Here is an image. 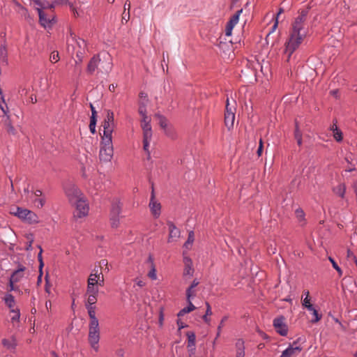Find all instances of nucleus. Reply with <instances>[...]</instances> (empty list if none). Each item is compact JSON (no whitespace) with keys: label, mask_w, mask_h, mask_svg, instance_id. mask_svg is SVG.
Instances as JSON below:
<instances>
[{"label":"nucleus","mask_w":357,"mask_h":357,"mask_svg":"<svg viewBox=\"0 0 357 357\" xmlns=\"http://www.w3.org/2000/svg\"><path fill=\"white\" fill-rule=\"evenodd\" d=\"M139 113L142 115V117H146V109L144 105H141L139 107Z\"/></svg>","instance_id":"4d7b16f0"},{"label":"nucleus","mask_w":357,"mask_h":357,"mask_svg":"<svg viewBox=\"0 0 357 357\" xmlns=\"http://www.w3.org/2000/svg\"><path fill=\"white\" fill-rule=\"evenodd\" d=\"M295 213H296V217L300 220H303L304 218L305 213H304L303 211L301 208L296 209Z\"/></svg>","instance_id":"6e6d98bb"},{"label":"nucleus","mask_w":357,"mask_h":357,"mask_svg":"<svg viewBox=\"0 0 357 357\" xmlns=\"http://www.w3.org/2000/svg\"><path fill=\"white\" fill-rule=\"evenodd\" d=\"M285 318L283 316L276 317L273 320V325L277 331L282 336H286L288 333V326L284 323Z\"/></svg>","instance_id":"9b49d317"},{"label":"nucleus","mask_w":357,"mask_h":357,"mask_svg":"<svg viewBox=\"0 0 357 357\" xmlns=\"http://www.w3.org/2000/svg\"><path fill=\"white\" fill-rule=\"evenodd\" d=\"M228 319V317L227 316H225L222 318L221 321H220V323L219 324V326H218V332H217V335H216V337H215V340L220 336V333H221V330H222V328L224 326V323Z\"/></svg>","instance_id":"58836bf2"},{"label":"nucleus","mask_w":357,"mask_h":357,"mask_svg":"<svg viewBox=\"0 0 357 357\" xmlns=\"http://www.w3.org/2000/svg\"><path fill=\"white\" fill-rule=\"evenodd\" d=\"M97 296L95 295H88V298L86 302L85 303V306H95L94 305L97 302Z\"/></svg>","instance_id":"2f4dec72"},{"label":"nucleus","mask_w":357,"mask_h":357,"mask_svg":"<svg viewBox=\"0 0 357 357\" xmlns=\"http://www.w3.org/2000/svg\"><path fill=\"white\" fill-rule=\"evenodd\" d=\"M151 269L148 273V276L152 280H156V270L155 266H151Z\"/></svg>","instance_id":"3c124183"},{"label":"nucleus","mask_w":357,"mask_h":357,"mask_svg":"<svg viewBox=\"0 0 357 357\" xmlns=\"http://www.w3.org/2000/svg\"><path fill=\"white\" fill-rule=\"evenodd\" d=\"M263 148H264V146H263V141L261 139H259V147H258V149L257 151V153L259 156H260L262 153V151H263Z\"/></svg>","instance_id":"0e129e2a"},{"label":"nucleus","mask_w":357,"mask_h":357,"mask_svg":"<svg viewBox=\"0 0 357 357\" xmlns=\"http://www.w3.org/2000/svg\"><path fill=\"white\" fill-rule=\"evenodd\" d=\"M188 337L187 347L192 348L195 346L196 335L193 331H188L186 333Z\"/></svg>","instance_id":"b1692460"},{"label":"nucleus","mask_w":357,"mask_h":357,"mask_svg":"<svg viewBox=\"0 0 357 357\" xmlns=\"http://www.w3.org/2000/svg\"><path fill=\"white\" fill-rule=\"evenodd\" d=\"M86 294V295H92V296L93 295L98 296V287H96V285L87 284Z\"/></svg>","instance_id":"c85d7f7f"},{"label":"nucleus","mask_w":357,"mask_h":357,"mask_svg":"<svg viewBox=\"0 0 357 357\" xmlns=\"http://www.w3.org/2000/svg\"><path fill=\"white\" fill-rule=\"evenodd\" d=\"M235 120V114H225V126L229 129H231L234 126Z\"/></svg>","instance_id":"412c9836"},{"label":"nucleus","mask_w":357,"mask_h":357,"mask_svg":"<svg viewBox=\"0 0 357 357\" xmlns=\"http://www.w3.org/2000/svg\"><path fill=\"white\" fill-rule=\"evenodd\" d=\"M112 139H102L99 158L101 161L109 162L113 156Z\"/></svg>","instance_id":"423d86ee"},{"label":"nucleus","mask_w":357,"mask_h":357,"mask_svg":"<svg viewBox=\"0 0 357 357\" xmlns=\"http://www.w3.org/2000/svg\"><path fill=\"white\" fill-rule=\"evenodd\" d=\"M152 137V130L143 131V141L150 142Z\"/></svg>","instance_id":"49530a36"},{"label":"nucleus","mask_w":357,"mask_h":357,"mask_svg":"<svg viewBox=\"0 0 357 357\" xmlns=\"http://www.w3.org/2000/svg\"><path fill=\"white\" fill-rule=\"evenodd\" d=\"M188 351L189 352V356L190 357H195V351H196V347H193L192 348L187 347Z\"/></svg>","instance_id":"69168bd1"},{"label":"nucleus","mask_w":357,"mask_h":357,"mask_svg":"<svg viewBox=\"0 0 357 357\" xmlns=\"http://www.w3.org/2000/svg\"><path fill=\"white\" fill-rule=\"evenodd\" d=\"M235 25L236 24H233L232 22H231L229 21L227 23L226 29H225L226 36H229L231 35L232 29Z\"/></svg>","instance_id":"37998d69"},{"label":"nucleus","mask_w":357,"mask_h":357,"mask_svg":"<svg viewBox=\"0 0 357 357\" xmlns=\"http://www.w3.org/2000/svg\"><path fill=\"white\" fill-rule=\"evenodd\" d=\"M236 350H245L244 341L242 339H238L236 342Z\"/></svg>","instance_id":"8fccbe9b"},{"label":"nucleus","mask_w":357,"mask_h":357,"mask_svg":"<svg viewBox=\"0 0 357 357\" xmlns=\"http://www.w3.org/2000/svg\"><path fill=\"white\" fill-rule=\"evenodd\" d=\"M1 100H2V101H3V105L2 104H0V108H1V110H2V112H3V113L4 114V115H5L6 117H7V116H9L8 115V113L9 112V111H8V107L7 105L6 104V102H5V101H4V98H3V96H1Z\"/></svg>","instance_id":"a18cd8bd"},{"label":"nucleus","mask_w":357,"mask_h":357,"mask_svg":"<svg viewBox=\"0 0 357 357\" xmlns=\"http://www.w3.org/2000/svg\"><path fill=\"white\" fill-rule=\"evenodd\" d=\"M60 59L59 52L53 51L50 56V60L52 63H56Z\"/></svg>","instance_id":"ea45409f"},{"label":"nucleus","mask_w":357,"mask_h":357,"mask_svg":"<svg viewBox=\"0 0 357 357\" xmlns=\"http://www.w3.org/2000/svg\"><path fill=\"white\" fill-rule=\"evenodd\" d=\"M63 188L66 195L68 197L70 203L83 197L81 190L72 182L66 183Z\"/></svg>","instance_id":"0eeeda50"},{"label":"nucleus","mask_w":357,"mask_h":357,"mask_svg":"<svg viewBox=\"0 0 357 357\" xmlns=\"http://www.w3.org/2000/svg\"><path fill=\"white\" fill-rule=\"evenodd\" d=\"M16 283L15 282H13V280H9V291H18L19 287L15 286L14 284Z\"/></svg>","instance_id":"680f3d73"},{"label":"nucleus","mask_w":357,"mask_h":357,"mask_svg":"<svg viewBox=\"0 0 357 357\" xmlns=\"http://www.w3.org/2000/svg\"><path fill=\"white\" fill-rule=\"evenodd\" d=\"M155 117L159 121V125L165 130L166 135L173 137V135L167 129V119L166 117L160 114H155Z\"/></svg>","instance_id":"a211bd4d"},{"label":"nucleus","mask_w":357,"mask_h":357,"mask_svg":"<svg viewBox=\"0 0 357 357\" xmlns=\"http://www.w3.org/2000/svg\"><path fill=\"white\" fill-rule=\"evenodd\" d=\"M91 110V117H95L97 118V112L95 109V107H93L92 103H90L89 105Z\"/></svg>","instance_id":"338daca9"},{"label":"nucleus","mask_w":357,"mask_h":357,"mask_svg":"<svg viewBox=\"0 0 357 357\" xmlns=\"http://www.w3.org/2000/svg\"><path fill=\"white\" fill-rule=\"evenodd\" d=\"M304 294L305 295V297L303 300V305L304 307L307 308L308 310H313V305L310 302V293L308 291H305Z\"/></svg>","instance_id":"cd10ccee"},{"label":"nucleus","mask_w":357,"mask_h":357,"mask_svg":"<svg viewBox=\"0 0 357 357\" xmlns=\"http://www.w3.org/2000/svg\"><path fill=\"white\" fill-rule=\"evenodd\" d=\"M236 357H245V350H236Z\"/></svg>","instance_id":"774afa93"},{"label":"nucleus","mask_w":357,"mask_h":357,"mask_svg":"<svg viewBox=\"0 0 357 357\" xmlns=\"http://www.w3.org/2000/svg\"><path fill=\"white\" fill-rule=\"evenodd\" d=\"M121 212V205L119 201H114L112 204L110 217H119Z\"/></svg>","instance_id":"aec40b11"},{"label":"nucleus","mask_w":357,"mask_h":357,"mask_svg":"<svg viewBox=\"0 0 357 357\" xmlns=\"http://www.w3.org/2000/svg\"><path fill=\"white\" fill-rule=\"evenodd\" d=\"M309 9H303L299 12L298 17L291 24V31L288 42L286 43V53H288V58L294 53V52L299 47L305 38L307 31L304 28L305 23L307 20Z\"/></svg>","instance_id":"f257e3e1"},{"label":"nucleus","mask_w":357,"mask_h":357,"mask_svg":"<svg viewBox=\"0 0 357 357\" xmlns=\"http://www.w3.org/2000/svg\"><path fill=\"white\" fill-rule=\"evenodd\" d=\"M67 50L72 54L75 53L77 60V64L82 63L84 55L87 52V45L86 41L76 36V34L70 29V36L67 38Z\"/></svg>","instance_id":"f03ea898"},{"label":"nucleus","mask_w":357,"mask_h":357,"mask_svg":"<svg viewBox=\"0 0 357 357\" xmlns=\"http://www.w3.org/2000/svg\"><path fill=\"white\" fill-rule=\"evenodd\" d=\"M96 121H97V118H95V117L90 118L89 129L92 134L96 133Z\"/></svg>","instance_id":"c9c22d12"},{"label":"nucleus","mask_w":357,"mask_h":357,"mask_svg":"<svg viewBox=\"0 0 357 357\" xmlns=\"http://www.w3.org/2000/svg\"><path fill=\"white\" fill-rule=\"evenodd\" d=\"M294 137L296 139L297 144L301 146L302 145V132L299 129L298 123L296 121H295V130H294Z\"/></svg>","instance_id":"a878e982"},{"label":"nucleus","mask_w":357,"mask_h":357,"mask_svg":"<svg viewBox=\"0 0 357 357\" xmlns=\"http://www.w3.org/2000/svg\"><path fill=\"white\" fill-rule=\"evenodd\" d=\"M0 60L5 66H8V52L6 44L1 45L0 47Z\"/></svg>","instance_id":"4be33fe9"},{"label":"nucleus","mask_w":357,"mask_h":357,"mask_svg":"<svg viewBox=\"0 0 357 357\" xmlns=\"http://www.w3.org/2000/svg\"><path fill=\"white\" fill-rule=\"evenodd\" d=\"M5 125L6 126L7 132L9 134L15 135L16 130L15 128L11 125L9 116H7V119L5 121Z\"/></svg>","instance_id":"7c9ffc66"},{"label":"nucleus","mask_w":357,"mask_h":357,"mask_svg":"<svg viewBox=\"0 0 357 357\" xmlns=\"http://www.w3.org/2000/svg\"><path fill=\"white\" fill-rule=\"evenodd\" d=\"M243 10H238L229 20V22H232L234 24H236L239 20V16L242 13Z\"/></svg>","instance_id":"a19ab883"},{"label":"nucleus","mask_w":357,"mask_h":357,"mask_svg":"<svg viewBox=\"0 0 357 357\" xmlns=\"http://www.w3.org/2000/svg\"><path fill=\"white\" fill-rule=\"evenodd\" d=\"M10 213L29 225L37 224L39 222V218L37 214L26 208L13 206L10 208Z\"/></svg>","instance_id":"7ed1b4c3"},{"label":"nucleus","mask_w":357,"mask_h":357,"mask_svg":"<svg viewBox=\"0 0 357 357\" xmlns=\"http://www.w3.org/2000/svg\"><path fill=\"white\" fill-rule=\"evenodd\" d=\"M4 301L6 306L9 307L10 311L11 310V309H15L14 307L15 305V301L14 296L12 294H6L4 298Z\"/></svg>","instance_id":"393cba45"},{"label":"nucleus","mask_w":357,"mask_h":357,"mask_svg":"<svg viewBox=\"0 0 357 357\" xmlns=\"http://www.w3.org/2000/svg\"><path fill=\"white\" fill-rule=\"evenodd\" d=\"M333 137L335 138V139L338 142H340L342 141L343 139V134H342V132L339 129V130H337V131L334 132H333Z\"/></svg>","instance_id":"c03bdc74"},{"label":"nucleus","mask_w":357,"mask_h":357,"mask_svg":"<svg viewBox=\"0 0 357 357\" xmlns=\"http://www.w3.org/2000/svg\"><path fill=\"white\" fill-rule=\"evenodd\" d=\"M183 263L185 264L183 275L192 276L194 273V268L192 267V259L189 257H184Z\"/></svg>","instance_id":"f3484780"},{"label":"nucleus","mask_w":357,"mask_h":357,"mask_svg":"<svg viewBox=\"0 0 357 357\" xmlns=\"http://www.w3.org/2000/svg\"><path fill=\"white\" fill-rule=\"evenodd\" d=\"M303 348L297 345V342H294L287 349L282 353L280 357H292L298 356L302 351Z\"/></svg>","instance_id":"ddd939ff"},{"label":"nucleus","mask_w":357,"mask_h":357,"mask_svg":"<svg viewBox=\"0 0 357 357\" xmlns=\"http://www.w3.org/2000/svg\"><path fill=\"white\" fill-rule=\"evenodd\" d=\"M100 338L99 321L89 323L88 341L91 347L97 352L99 349L98 342Z\"/></svg>","instance_id":"39448f33"},{"label":"nucleus","mask_w":357,"mask_h":357,"mask_svg":"<svg viewBox=\"0 0 357 357\" xmlns=\"http://www.w3.org/2000/svg\"><path fill=\"white\" fill-rule=\"evenodd\" d=\"M10 312L13 314V315L11 317L12 322L20 321V312L19 308L16 307L15 309H11Z\"/></svg>","instance_id":"c756f323"},{"label":"nucleus","mask_w":357,"mask_h":357,"mask_svg":"<svg viewBox=\"0 0 357 357\" xmlns=\"http://www.w3.org/2000/svg\"><path fill=\"white\" fill-rule=\"evenodd\" d=\"M45 291L50 294V287L51 284H50L49 280H48V275L47 274L45 275Z\"/></svg>","instance_id":"13d9d810"},{"label":"nucleus","mask_w":357,"mask_h":357,"mask_svg":"<svg viewBox=\"0 0 357 357\" xmlns=\"http://www.w3.org/2000/svg\"><path fill=\"white\" fill-rule=\"evenodd\" d=\"M86 310H87V312H88V314H89V319H90V321L89 323H94V322H98V319H97L96 316V306H85Z\"/></svg>","instance_id":"5701e85b"},{"label":"nucleus","mask_w":357,"mask_h":357,"mask_svg":"<svg viewBox=\"0 0 357 357\" xmlns=\"http://www.w3.org/2000/svg\"><path fill=\"white\" fill-rule=\"evenodd\" d=\"M195 296V291L194 290V288H191V287L190 286L186 290L187 301H191V298H193Z\"/></svg>","instance_id":"79ce46f5"},{"label":"nucleus","mask_w":357,"mask_h":357,"mask_svg":"<svg viewBox=\"0 0 357 357\" xmlns=\"http://www.w3.org/2000/svg\"><path fill=\"white\" fill-rule=\"evenodd\" d=\"M105 120L108 121L109 122H114V112L111 110H108L106 119Z\"/></svg>","instance_id":"5fc2aeb1"},{"label":"nucleus","mask_w":357,"mask_h":357,"mask_svg":"<svg viewBox=\"0 0 357 357\" xmlns=\"http://www.w3.org/2000/svg\"><path fill=\"white\" fill-rule=\"evenodd\" d=\"M71 204H75L76 208L74 212V217L81 218L88 214L89 206L83 197Z\"/></svg>","instance_id":"1a4fd4ad"},{"label":"nucleus","mask_w":357,"mask_h":357,"mask_svg":"<svg viewBox=\"0 0 357 357\" xmlns=\"http://www.w3.org/2000/svg\"><path fill=\"white\" fill-rule=\"evenodd\" d=\"M188 303V305L184 308H183L182 310H181L179 311V312L178 313L177 316L179 317H182L186 313H189L192 311H193L195 309V305L192 304V303L191 302V301H187Z\"/></svg>","instance_id":"bb28decb"},{"label":"nucleus","mask_w":357,"mask_h":357,"mask_svg":"<svg viewBox=\"0 0 357 357\" xmlns=\"http://www.w3.org/2000/svg\"><path fill=\"white\" fill-rule=\"evenodd\" d=\"M34 203L36 204V206L38 208H40L43 207V206L45 205V199L44 197L36 199L34 200Z\"/></svg>","instance_id":"de8ad7c7"},{"label":"nucleus","mask_w":357,"mask_h":357,"mask_svg":"<svg viewBox=\"0 0 357 357\" xmlns=\"http://www.w3.org/2000/svg\"><path fill=\"white\" fill-rule=\"evenodd\" d=\"M312 312V314L314 318L310 321L311 323L314 324L318 322L319 320H321L322 316L321 314L318 313V311L313 307V310H310Z\"/></svg>","instance_id":"72a5a7b5"},{"label":"nucleus","mask_w":357,"mask_h":357,"mask_svg":"<svg viewBox=\"0 0 357 357\" xmlns=\"http://www.w3.org/2000/svg\"><path fill=\"white\" fill-rule=\"evenodd\" d=\"M38 248H40V252L38 254V261L40 262L39 271H41V270L43 269V267L44 266V264H43V257H42L43 250H42L41 246L38 245Z\"/></svg>","instance_id":"09e8293b"},{"label":"nucleus","mask_w":357,"mask_h":357,"mask_svg":"<svg viewBox=\"0 0 357 357\" xmlns=\"http://www.w3.org/2000/svg\"><path fill=\"white\" fill-rule=\"evenodd\" d=\"M151 199L149 202V208L151 211V213L154 216V218H158L161 213V204L155 200V192L153 188V184L152 183L151 186Z\"/></svg>","instance_id":"9d476101"},{"label":"nucleus","mask_w":357,"mask_h":357,"mask_svg":"<svg viewBox=\"0 0 357 357\" xmlns=\"http://www.w3.org/2000/svg\"><path fill=\"white\" fill-rule=\"evenodd\" d=\"M328 259L331 262L333 267L337 271L339 276H341L342 275V271L340 267L331 257H329Z\"/></svg>","instance_id":"4c0bfd02"},{"label":"nucleus","mask_w":357,"mask_h":357,"mask_svg":"<svg viewBox=\"0 0 357 357\" xmlns=\"http://www.w3.org/2000/svg\"><path fill=\"white\" fill-rule=\"evenodd\" d=\"M26 267L22 264L18 265L17 269L14 271L10 275V280H13V282H18L21 280V279L24 275V271L26 270Z\"/></svg>","instance_id":"2eb2a0df"},{"label":"nucleus","mask_w":357,"mask_h":357,"mask_svg":"<svg viewBox=\"0 0 357 357\" xmlns=\"http://www.w3.org/2000/svg\"><path fill=\"white\" fill-rule=\"evenodd\" d=\"M14 3L19 8V13L26 17L28 15V10L26 8H24L22 4H20L17 1L13 0Z\"/></svg>","instance_id":"473e14b6"},{"label":"nucleus","mask_w":357,"mask_h":357,"mask_svg":"<svg viewBox=\"0 0 357 357\" xmlns=\"http://www.w3.org/2000/svg\"><path fill=\"white\" fill-rule=\"evenodd\" d=\"M41 10V8H37L39 15V22L45 28H51L55 23V16L53 14H48Z\"/></svg>","instance_id":"6e6552de"},{"label":"nucleus","mask_w":357,"mask_h":357,"mask_svg":"<svg viewBox=\"0 0 357 357\" xmlns=\"http://www.w3.org/2000/svg\"><path fill=\"white\" fill-rule=\"evenodd\" d=\"M149 142L143 141V149L147 153V158H150V152L149 151Z\"/></svg>","instance_id":"052dcab7"},{"label":"nucleus","mask_w":357,"mask_h":357,"mask_svg":"<svg viewBox=\"0 0 357 357\" xmlns=\"http://www.w3.org/2000/svg\"><path fill=\"white\" fill-rule=\"evenodd\" d=\"M96 70H98L102 73H108L111 70V63L105 61H101L99 55H94L87 65L86 71L92 75Z\"/></svg>","instance_id":"20e7f679"},{"label":"nucleus","mask_w":357,"mask_h":357,"mask_svg":"<svg viewBox=\"0 0 357 357\" xmlns=\"http://www.w3.org/2000/svg\"><path fill=\"white\" fill-rule=\"evenodd\" d=\"M142 128L143 131L152 130L151 126L150 124V121H146L145 123H142Z\"/></svg>","instance_id":"e2e57ef3"},{"label":"nucleus","mask_w":357,"mask_h":357,"mask_svg":"<svg viewBox=\"0 0 357 357\" xmlns=\"http://www.w3.org/2000/svg\"><path fill=\"white\" fill-rule=\"evenodd\" d=\"M167 225L169 227V236L168 242H172L178 239L180 237L181 231L176 225L171 221H167Z\"/></svg>","instance_id":"4468645a"},{"label":"nucleus","mask_w":357,"mask_h":357,"mask_svg":"<svg viewBox=\"0 0 357 357\" xmlns=\"http://www.w3.org/2000/svg\"><path fill=\"white\" fill-rule=\"evenodd\" d=\"M346 185L344 183H340L337 185L333 187L332 190L335 195L340 197L342 199H344L346 193Z\"/></svg>","instance_id":"6ab92c4d"},{"label":"nucleus","mask_w":357,"mask_h":357,"mask_svg":"<svg viewBox=\"0 0 357 357\" xmlns=\"http://www.w3.org/2000/svg\"><path fill=\"white\" fill-rule=\"evenodd\" d=\"M195 241V234H194V231H190L189 233H188V239H187V243H193Z\"/></svg>","instance_id":"bf43d9fd"},{"label":"nucleus","mask_w":357,"mask_h":357,"mask_svg":"<svg viewBox=\"0 0 357 357\" xmlns=\"http://www.w3.org/2000/svg\"><path fill=\"white\" fill-rule=\"evenodd\" d=\"M111 225L112 227H117L119 223V217H110Z\"/></svg>","instance_id":"864d4df0"},{"label":"nucleus","mask_w":357,"mask_h":357,"mask_svg":"<svg viewBox=\"0 0 357 357\" xmlns=\"http://www.w3.org/2000/svg\"><path fill=\"white\" fill-rule=\"evenodd\" d=\"M236 112V107L235 106H232V107H230L229 106V98H227V100H226V108H225V114H235Z\"/></svg>","instance_id":"e433bc0d"},{"label":"nucleus","mask_w":357,"mask_h":357,"mask_svg":"<svg viewBox=\"0 0 357 357\" xmlns=\"http://www.w3.org/2000/svg\"><path fill=\"white\" fill-rule=\"evenodd\" d=\"M212 314V311L206 310L205 314L202 317V319L204 321L208 324H210L211 319L208 318V316H211Z\"/></svg>","instance_id":"603ef678"},{"label":"nucleus","mask_w":357,"mask_h":357,"mask_svg":"<svg viewBox=\"0 0 357 357\" xmlns=\"http://www.w3.org/2000/svg\"><path fill=\"white\" fill-rule=\"evenodd\" d=\"M93 272L94 273H91L88 278L87 284L96 285L98 284V281L100 280V275H102L100 267H97L96 266Z\"/></svg>","instance_id":"dca6fc26"},{"label":"nucleus","mask_w":357,"mask_h":357,"mask_svg":"<svg viewBox=\"0 0 357 357\" xmlns=\"http://www.w3.org/2000/svg\"><path fill=\"white\" fill-rule=\"evenodd\" d=\"M284 13V9L282 8H280L277 13V16H276V19H275V22L271 29V31L269 32V33L268 34L267 37L269 36V34H271L272 32H273L276 28L278 27V17L280 16V14L283 13Z\"/></svg>","instance_id":"f704fd0d"},{"label":"nucleus","mask_w":357,"mask_h":357,"mask_svg":"<svg viewBox=\"0 0 357 357\" xmlns=\"http://www.w3.org/2000/svg\"><path fill=\"white\" fill-rule=\"evenodd\" d=\"M102 126L103 127L102 139H112V132L115 127L114 122L104 120Z\"/></svg>","instance_id":"f8f14e48"}]
</instances>
